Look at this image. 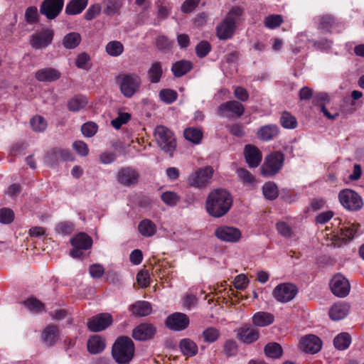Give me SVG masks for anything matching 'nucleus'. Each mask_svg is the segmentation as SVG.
<instances>
[{
    "mask_svg": "<svg viewBox=\"0 0 364 364\" xmlns=\"http://www.w3.org/2000/svg\"><path fill=\"white\" fill-rule=\"evenodd\" d=\"M232 205L230 193L225 189L219 188L212 191L206 200L205 208L209 215L214 218L225 215Z\"/></svg>",
    "mask_w": 364,
    "mask_h": 364,
    "instance_id": "1",
    "label": "nucleus"
},
{
    "mask_svg": "<svg viewBox=\"0 0 364 364\" xmlns=\"http://www.w3.org/2000/svg\"><path fill=\"white\" fill-rule=\"evenodd\" d=\"M242 13V9L240 7L232 8L228 12L224 20L216 28V34L218 38L227 40L233 36L236 23Z\"/></svg>",
    "mask_w": 364,
    "mask_h": 364,
    "instance_id": "2",
    "label": "nucleus"
},
{
    "mask_svg": "<svg viewBox=\"0 0 364 364\" xmlns=\"http://www.w3.org/2000/svg\"><path fill=\"white\" fill-rule=\"evenodd\" d=\"M134 344L129 337L119 338L113 345L112 356L120 364L128 363L133 358Z\"/></svg>",
    "mask_w": 364,
    "mask_h": 364,
    "instance_id": "3",
    "label": "nucleus"
},
{
    "mask_svg": "<svg viewBox=\"0 0 364 364\" xmlns=\"http://www.w3.org/2000/svg\"><path fill=\"white\" fill-rule=\"evenodd\" d=\"M116 82L123 96L130 98L139 92L141 79L136 73H122L116 77Z\"/></svg>",
    "mask_w": 364,
    "mask_h": 364,
    "instance_id": "4",
    "label": "nucleus"
},
{
    "mask_svg": "<svg viewBox=\"0 0 364 364\" xmlns=\"http://www.w3.org/2000/svg\"><path fill=\"white\" fill-rule=\"evenodd\" d=\"M154 136L161 149L171 155L176 146V139L172 132L166 127L157 126Z\"/></svg>",
    "mask_w": 364,
    "mask_h": 364,
    "instance_id": "5",
    "label": "nucleus"
},
{
    "mask_svg": "<svg viewBox=\"0 0 364 364\" xmlns=\"http://www.w3.org/2000/svg\"><path fill=\"white\" fill-rule=\"evenodd\" d=\"M360 225L358 223H348L343 226L339 232H333L331 236V245L341 246L343 243H346L351 240L358 232Z\"/></svg>",
    "mask_w": 364,
    "mask_h": 364,
    "instance_id": "6",
    "label": "nucleus"
},
{
    "mask_svg": "<svg viewBox=\"0 0 364 364\" xmlns=\"http://www.w3.org/2000/svg\"><path fill=\"white\" fill-rule=\"evenodd\" d=\"M73 249L70 251V255L73 258H80L83 255V251L92 247V240L85 232H80L70 240Z\"/></svg>",
    "mask_w": 364,
    "mask_h": 364,
    "instance_id": "7",
    "label": "nucleus"
},
{
    "mask_svg": "<svg viewBox=\"0 0 364 364\" xmlns=\"http://www.w3.org/2000/svg\"><path fill=\"white\" fill-rule=\"evenodd\" d=\"M213 173V168L209 166L198 168L189 176L188 183L193 187H205L210 183Z\"/></svg>",
    "mask_w": 364,
    "mask_h": 364,
    "instance_id": "8",
    "label": "nucleus"
},
{
    "mask_svg": "<svg viewBox=\"0 0 364 364\" xmlns=\"http://www.w3.org/2000/svg\"><path fill=\"white\" fill-rule=\"evenodd\" d=\"M338 199L343 208L349 210H358L363 205L361 197L350 189H344L340 191Z\"/></svg>",
    "mask_w": 364,
    "mask_h": 364,
    "instance_id": "9",
    "label": "nucleus"
},
{
    "mask_svg": "<svg viewBox=\"0 0 364 364\" xmlns=\"http://www.w3.org/2000/svg\"><path fill=\"white\" fill-rule=\"evenodd\" d=\"M284 162V155L281 152H274L265 159V161L261 168V171L264 176H272L276 174L282 168Z\"/></svg>",
    "mask_w": 364,
    "mask_h": 364,
    "instance_id": "10",
    "label": "nucleus"
},
{
    "mask_svg": "<svg viewBox=\"0 0 364 364\" xmlns=\"http://www.w3.org/2000/svg\"><path fill=\"white\" fill-rule=\"evenodd\" d=\"M54 37V31L50 28H43L36 31L30 38V44L35 49H43L51 44Z\"/></svg>",
    "mask_w": 364,
    "mask_h": 364,
    "instance_id": "11",
    "label": "nucleus"
},
{
    "mask_svg": "<svg viewBox=\"0 0 364 364\" xmlns=\"http://www.w3.org/2000/svg\"><path fill=\"white\" fill-rule=\"evenodd\" d=\"M297 293V288L291 283H282L273 290L274 298L279 302L287 303L292 300Z\"/></svg>",
    "mask_w": 364,
    "mask_h": 364,
    "instance_id": "12",
    "label": "nucleus"
},
{
    "mask_svg": "<svg viewBox=\"0 0 364 364\" xmlns=\"http://www.w3.org/2000/svg\"><path fill=\"white\" fill-rule=\"evenodd\" d=\"M63 5V0H43L40 6V11L47 18L54 19L61 12Z\"/></svg>",
    "mask_w": 364,
    "mask_h": 364,
    "instance_id": "13",
    "label": "nucleus"
},
{
    "mask_svg": "<svg viewBox=\"0 0 364 364\" xmlns=\"http://www.w3.org/2000/svg\"><path fill=\"white\" fill-rule=\"evenodd\" d=\"M330 288L332 293L338 297L346 296L350 289L349 282L341 274L335 275L331 280Z\"/></svg>",
    "mask_w": 364,
    "mask_h": 364,
    "instance_id": "14",
    "label": "nucleus"
},
{
    "mask_svg": "<svg viewBox=\"0 0 364 364\" xmlns=\"http://www.w3.org/2000/svg\"><path fill=\"white\" fill-rule=\"evenodd\" d=\"M113 321L112 316L108 313L99 314L92 317L87 322L88 328L93 332L105 330Z\"/></svg>",
    "mask_w": 364,
    "mask_h": 364,
    "instance_id": "15",
    "label": "nucleus"
},
{
    "mask_svg": "<svg viewBox=\"0 0 364 364\" xmlns=\"http://www.w3.org/2000/svg\"><path fill=\"white\" fill-rule=\"evenodd\" d=\"M215 237L220 240L235 242H237L242 236L239 229L231 226H220L215 230Z\"/></svg>",
    "mask_w": 364,
    "mask_h": 364,
    "instance_id": "16",
    "label": "nucleus"
},
{
    "mask_svg": "<svg viewBox=\"0 0 364 364\" xmlns=\"http://www.w3.org/2000/svg\"><path fill=\"white\" fill-rule=\"evenodd\" d=\"M244 106L235 100L223 103L218 107V114L229 118L239 117L244 113Z\"/></svg>",
    "mask_w": 364,
    "mask_h": 364,
    "instance_id": "17",
    "label": "nucleus"
},
{
    "mask_svg": "<svg viewBox=\"0 0 364 364\" xmlns=\"http://www.w3.org/2000/svg\"><path fill=\"white\" fill-rule=\"evenodd\" d=\"M322 346L321 339L315 335H306L299 341V348L306 353H316L318 352Z\"/></svg>",
    "mask_w": 364,
    "mask_h": 364,
    "instance_id": "18",
    "label": "nucleus"
},
{
    "mask_svg": "<svg viewBox=\"0 0 364 364\" xmlns=\"http://www.w3.org/2000/svg\"><path fill=\"white\" fill-rule=\"evenodd\" d=\"M166 326L173 331H182L189 325L188 317L183 313H174L166 320Z\"/></svg>",
    "mask_w": 364,
    "mask_h": 364,
    "instance_id": "19",
    "label": "nucleus"
},
{
    "mask_svg": "<svg viewBox=\"0 0 364 364\" xmlns=\"http://www.w3.org/2000/svg\"><path fill=\"white\" fill-rule=\"evenodd\" d=\"M156 333V328L149 323H141L137 326L132 332L135 340L146 341L151 338Z\"/></svg>",
    "mask_w": 364,
    "mask_h": 364,
    "instance_id": "20",
    "label": "nucleus"
},
{
    "mask_svg": "<svg viewBox=\"0 0 364 364\" xmlns=\"http://www.w3.org/2000/svg\"><path fill=\"white\" fill-rule=\"evenodd\" d=\"M245 156L250 167H257L262 160V154L259 150L252 145H247L245 148Z\"/></svg>",
    "mask_w": 364,
    "mask_h": 364,
    "instance_id": "21",
    "label": "nucleus"
},
{
    "mask_svg": "<svg viewBox=\"0 0 364 364\" xmlns=\"http://www.w3.org/2000/svg\"><path fill=\"white\" fill-rule=\"evenodd\" d=\"M138 177L139 175L135 170L127 167L122 168L118 172L117 179L120 183L130 186L137 181Z\"/></svg>",
    "mask_w": 364,
    "mask_h": 364,
    "instance_id": "22",
    "label": "nucleus"
},
{
    "mask_svg": "<svg viewBox=\"0 0 364 364\" xmlns=\"http://www.w3.org/2000/svg\"><path fill=\"white\" fill-rule=\"evenodd\" d=\"M350 310V306L345 302L334 304L329 310V316L333 321H338L345 318Z\"/></svg>",
    "mask_w": 364,
    "mask_h": 364,
    "instance_id": "23",
    "label": "nucleus"
},
{
    "mask_svg": "<svg viewBox=\"0 0 364 364\" xmlns=\"http://www.w3.org/2000/svg\"><path fill=\"white\" fill-rule=\"evenodd\" d=\"M238 336L242 342L251 343L258 339L259 332L255 328L244 326L238 330Z\"/></svg>",
    "mask_w": 364,
    "mask_h": 364,
    "instance_id": "24",
    "label": "nucleus"
},
{
    "mask_svg": "<svg viewBox=\"0 0 364 364\" xmlns=\"http://www.w3.org/2000/svg\"><path fill=\"white\" fill-rule=\"evenodd\" d=\"M60 73L55 68H47L38 70L36 73V78L38 81H54L59 79Z\"/></svg>",
    "mask_w": 364,
    "mask_h": 364,
    "instance_id": "25",
    "label": "nucleus"
},
{
    "mask_svg": "<svg viewBox=\"0 0 364 364\" xmlns=\"http://www.w3.org/2000/svg\"><path fill=\"white\" fill-rule=\"evenodd\" d=\"M132 314L136 316H146L151 314V304L145 301H139L129 306Z\"/></svg>",
    "mask_w": 364,
    "mask_h": 364,
    "instance_id": "26",
    "label": "nucleus"
},
{
    "mask_svg": "<svg viewBox=\"0 0 364 364\" xmlns=\"http://www.w3.org/2000/svg\"><path fill=\"white\" fill-rule=\"evenodd\" d=\"M105 348V341L98 335L91 336L87 341V350L92 354L100 353Z\"/></svg>",
    "mask_w": 364,
    "mask_h": 364,
    "instance_id": "27",
    "label": "nucleus"
},
{
    "mask_svg": "<svg viewBox=\"0 0 364 364\" xmlns=\"http://www.w3.org/2000/svg\"><path fill=\"white\" fill-rule=\"evenodd\" d=\"M88 0H71L66 6L65 13L68 15L80 14L87 6Z\"/></svg>",
    "mask_w": 364,
    "mask_h": 364,
    "instance_id": "28",
    "label": "nucleus"
},
{
    "mask_svg": "<svg viewBox=\"0 0 364 364\" xmlns=\"http://www.w3.org/2000/svg\"><path fill=\"white\" fill-rule=\"evenodd\" d=\"M278 127L276 125H266L261 127L257 132V136L263 141H269L277 136Z\"/></svg>",
    "mask_w": 364,
    "mask_h": 364,
    "instance_id": "29",
    "label": "nucleus"
},
{
    "mask_svg": "<svg viewBox=\"0 0 364 364\" xmlns=\"http://www.w3.org/2000/svg\"><path fill=\"white\" fill-rule=\"evenodd\" d=\"M58 338V329L55 326H48L42 333L43 342L48 346H53L55 343Z\"/></svg>",
    "mask_w": 364,
    "mask_h": 364,
    "instance_id": "30",
    "label": "nucleus"
},
{
    "mask_svg": "<svg viewBox=\"0 0 364 364\" xmlns=\"http://www.w3.org/2000/svg\"><path fill=\"white\" fill-rule=\"evenodd\" d=\"M179 347L184 355L192 357L198 353V346L189 338H183L180 341Z\"/></svg>",
    "mask_w": 364,
    "mask_h": 364,
    "instance_id": "31",
    "label": "nucleus"
},
{
    "mask_svg": "<svg viewBox=\"0 0 364 364\" xmlns=\"http://www.w3.org/2000/svg\"><path fill=\"white\" fill-rule=\"evenodd\" d=\"M252 321L258 326H269L273 323L274 316L270 313L259 311L253 316Z\"/></svg>",
    "mask_w": 364,
    "mask_h": 364,
    "instance_id": "32",
    "label": "nucleus"
},
{
    "mask_svg": "<svg viewBox=\"0 0 364 364\" xmlns=\"http://www.w3.org/2000/svg\"><path fill=\"white\" fill-rule=\"evenodd\" d=\"M88 103L87 98L83 95H77L71 98L68 102L70 111L78 112L85 108Z\"/></svg>",
    "mask_w": 364,
    "mask_h": 364,
    "instance_id": "33",
    "label": "nucleus"
},
{
    "mask_svg": "<svg viewBox=\"0 0 364 364\" xmlns=\"http://www.w3.org/2000/svg\"><path fill=\"white\" fill-rule=\"evenodd\" d=\"M139 232L144 237H151L156 232V225L150 220L145 219L140 222L138 226Z\"/></svg>",
    "mask_w": 364,
    "mask_h": 364,
    "instance_id": "34",
    "label": "nucleus"
},
{
    "mask_svg": "<svg viewBox=\"0 0 364 364\" xmlns=\"http://www.w3.org/2000/svg\"><path fill=\"white\" fill-rule=\"evenodd\" d=\"M192 68V64L187 60H180L172 66V72L176 77H181L187 73Z\"/></svg>",
    "mask_w": 364,
    "mask_h": 364,
    "instance_id": "35",
    "label": "nucleus"
},
{
    "mask_svg": "<svg viewBox=\"0 0 364 364\" xmlns=\"http://www.w3.org/2000/svg\"><path fill=\"white\" fill-rule=\"evenodd\" d=\"M81 41V36L78 33L72 32L66 36L63 39V45L67 49L75 48Z\"/></svg>",
    "mask_w": 364,
    "mask_h": 364,
    "instance_id": "36",
    "label": "nucleus"
},
{
    "mask_svg": "<svg viewBox=\"0 0 364 364\" xmlns=\"http://www.w3.org/2000/svg\"><path fill=\"white\" fill-rule=\"evenodd\" d=\"M105 50L109 55L117 57L123 53L124 46L118 41H112L106 45Z\"/></svg>",
    "mask_w": 364,
    "mask_h": 364,
    "instance_id": "37",
    "label": "nucleus"
},
{
    "mask_svg": "<svg viewBox=\"0 0 364 364\" xmlns=\"http://www.w3.org/2000/svg\"><path fill=\"white\" fill-rule=\"evenodd\" d=\"M184 136L194 144H199L203 137V132L198 128L189 127L185 129Z\"/></svg>",
    "mask_w": 364,
    "mask_h": 364,
    "instance_id": "38",
    "label": "nucleus"
},
{
    "mask_svg": "<svg viewBox=\"0 0 364 364\" xmlns=\"http://www.w3.org/2000/svg\"><path fill=\"white\" fill-rule=\"evenodd\" d=\"M351 338L348 333H341L333 341L335 347L338 350H345L350 346Z\"/></svg>",
    "mask_w": 364,
    "mask_h": 364,
    "instance_id": "39",
    "label": "nucleus"
},
{
    "mask_svg": "<svg viewBox=\"0 0 364 364\" xmlns=\"http://www.w3.org/2000/svg\"><path fill=\"white\" fill-rule=\"evenodd\" d=\"M162 75V68L159 63H154L148 71L149 80L153 83L159 82Z\"/></svg>",
    "mask_w": 364,
    "mask_h": 364,
    "instance_id": "40",
    "label": "nucleus"
},
{
    "mask_svg": "<svg viewBox=\"0 0 364 364\" xmlns=\"http://www.w3.org/2000/svg\"><path fill=\"white\" fill-rule=\"evenodd\" d=\"M264 352L266 355L268 357L278 358L282 354V348L279 344L277 343H271L265 346Z\"/></svg>",
    "mask_w": 364,
    "mask_h": 364,
    "instance_id": "41",
    "label": "nucleus"
},
{
    "mask_svg": "<svg viewBox=\"0 0 364 364\" xmlns=\"http://www.w3.org/2000/svg\"><path fill=\"white\" fill-rule=\"evenodd\" d=\"M75 65L80 69L90 70L92 66L90 55L86 53H80L75 60Z\"/></svg>",
    "mask_w": 364,
    "mask_h": 364,
    "instance_id": "42",
    "label": "nucleus"
},
{
    "mask_svg": "<svg viewBox=\"0 0 364 364\" xmlns=\"http://www.w3.org/2000/svg\"><path fill=\"white\" fill-rule=\"evenodd\" d=\"M25 306L33 313H39L44 309V305L36 298H28L24 301Z\"/></svg>",
    "mask_w": 364,
    "mask_h": 364,
    "instance_id": "43",
    "label": "nucleus"
},
{
    "mask_svg": "<svg viewBox=\"0 0 364 364\" xmlns=\"http://www.w3.org/2000/svg\"><path fill=\"white\" fill-rule=\"evenodd\" d=\"M30 123L33 130L35 132H43L47 127V122L43 117L39 115L34 116L31 118Z\"/></svg>",
    "mask_w": 364,
    "mask_h": 364,
    "instance_id": "44",
    "label": "nucleus"
},
{
    "mask_svg": "<svg viewBox=\"0 0 364 364\" xmlns=\"http://www.w3.org/2000/svg\"><path fill=\"white\" fill-rule=\"evenodd\" d=\"M178 94L175 90L171 89H164L159 92V98L166 104H171L177 99Z\"/></svg>",
    "mask_w": 364,
    "mask_h": 364,
    "instance_id": "45",
    "label": "nucleus"
},
{
    "mask_svg": "<svg viewBox=\"0 0 364 364\" xmlns=\"http://www.w3.org/2000/svg\"><path fill=\"white\" fill-rule=\"evenodd\" d=\"M282 22V16L278 14L269 15L267 16L264 20L265 26L270 29H274L279 27Z\"/></svg>",
    "mask_w": 364,
    "mask_h": 364,
    "instance_id": "46",
    "label": "nucleus"
},
{
    "mask_svg": "<svg viewBox=\"0 0 364 364\" xmlns=\"http://www.w3.org/2000/svg\"><path fill=\"white\" fill-rule=\"evenodd\" d=\"M131 119L128 112H119L117 117L111 121V124L116 129H119L123 124H127Z\"/></svg>",
    "mask_w": 364,
    "mask_h": 364,
    "instance_id": "47",
    "label": "nucleus"
},
{
    "mask_svg": "<svg viewBox=\"0 0 364 364\" xmlns=\"http://www.w3.org/2000/svg\"><path fill=\"white\" fill-rule=\"evenodd\" d=\"M263 194L264 197L269 200L276 198L278 196V190L277 186L274 183H266L263 186Z\"/></svg>",
    "mask_w": 364,
    "mask_h": 364,
    "instance_id": "48",
    "label": "nucleus"
},
{
    "mask_svg": "<svg viewBox=\"0 0 364 364\" xmlns=\"http://www.w3.org/2000/svg\"><path fill=\"white\" fill-rule=\"evenodd\" d=\"M280 122L286 129H294L296 126V118L288 112H284L281 117Z\"/></svg>",
    "mask_w": 364,
    "mask_h": 364,
    "instance_id": "49",
    "label": "nucleus"
},
{
    "mask_svg": "<svg viewBox=\"0 0 364 364\" xmlns=\"http://www.w3.org/2000/svg\"><path fill=\"white\" fill-rule=\"evenodd\" d=\"M25 20L29 24H33L38 20V13L37 7L32 6L26 9Z\"/></svg>",
    "mask_w": 364,
    "mask_h": 364,
    "instance_id": "50",
    "label": "nucleus"
},
{
    "mask_svg": "<svg viewBox=\"0 0 364 364\" xmlns=\"http://www.w3.org/2000/svg\"><path fill=\"white\" fill-rule=\"evenodd\" d=\"M97 125L92 122L85 123L82 127L81 131L82 134L86 137H91L94 136L97 132Z\"/></svg>",
    "mask_w": 364,
    "mask_h": 364,
    "instance_id": "51",
    "label": "nucleus"
},
{
    "mask_svg": "<svg viewBox=\"0 0 364 364\" xmlns=\"http://www.w3.org/2000/svg\"><path fill=\"white\" fill-rule=\"evenodd\" d=\"M219 331L215 328H208L203 333L204 341L208 343L215 341L219 337Z\"/></svg>",
    "mask_w": 364,
    "mask_h": 364,
    "instance_id": "52",
    "label": "nucleus"
},
{
    "mask_svg": "<svg viewBox=\"0 0 364 364\" xmlns=\"http://www.w3.org/2000/svg\"><path fill=\"white\" fill-rule=\"evenodd\" d=\"M14 219V213L9 208L0 209V223L4 224H9Z\"/></svg>",
    "mask_w": 364,
    "mask_h": 364,
    "instance_id": "53",
    "label": "nucleus"
},
{
    "mask_svg": "<svg viewBox=\"0 0 364 364\" xmlns=\"http://www.w3.org/2000/svg\"><path fill=\"white\" fill-rule=\"evenodd\" d=\"M161 199L168 205H175L178 201V196L174 192L167 191L161 195Z\"/></svg>",
    "mask_w": 364,
    "mask_h": 364,
    "instance_id": "54",
    "label": "nucleus"
},
{
    "mask_svg": "<svg viewBox=\"0 0 364 364\" xmlns=\"http://www.w3.org/2000/svg\"><path fill=\"white\" fill-rule=\"evenodd\" d=\"M210 50V44L205 41L200 42L196 48V54L200 58L205 57Z\"/></svg>",
    "mask_w": 364,
    "mask_h": 364,
    "instance_id": "55",
    "label": "nucleus"
},
{
    "mask_svg": "<svg viewBox=\"0 0 364 364\" xmlns=\"http://www.w3.org/2000/svg\"><path fill=\"white\" fill-rule=\"evenodd\" d=\"M74 225L70 222H62L57 225L55 230L58 233L68 235L73 231Z\"/></svg>",
    "mask_w": 364,
    "mask_h": 364,
    "instance_id": "56",
    "label": "nucleus"
},
{
    "mask_svg": "<svg viewBox=\"0 0 364 364\" xmlns=\"http://www.w3.org/2000/svg\"><path fill=\"white\" fill-rule=\"evenodd\" d=\"M249 283V280L246 275L241 274L237 275L234 280V286L237 289H245Z\"/></svg>",
    "mask_w": 364,
    "mask_h": 364,
    "instance_id": "57",
    "label": "nucleus"
},
{
    "mask_svg": "<svg viewBox=\"0 0 364 364\" xmlns=\"http://www.w3.org/2000/svg\"><path fill=\"white\" fill-rule=\"evenodd\" d=\"M73 149L77 153L82 156H85L89 153L87 145L82 141H76L73 144Z\"/></svg>",
    "mask_w": 364,
    "mask_h": 364,
    "instance_id": "58",
    "label": "nucleus"
},
{
    "mask_svg": "<svg viewBox=\"0 0 364 364\" xmlns=\"http://www.w3.org/2000/svg\"><path fill=\"white\" fill-rule=\"evenodd\" d=\"M101 11V6L100 4H94L89 7L85 14L87 20H92L100 14Z\"/></svg>",
    "mask_w": 364,
    "mask_h": 364,
    "instance_id": "59",
    "label": "nucleus"
},
{
    "mask_svg": "<svg viewBox=\"0 0 364 364\" xmlns=\"http://www.w3.org/2000/svg\"><path fill=\"white\" fill-rule=\"evenodd\" d=\"M234 95L242 102H245L249 98V93L246 89L239 86L234 87Z\"/></svg>",
    "mask_w": 364,
    "mask_h": 364,
    "instance_id": "60",
    "label": "nucleus"
},
{
    "mask_svg": "<svg viewBox=\"0 0 364 364\" xmlns=\"http://www.w3.org/2000/svg\"><path fill=\"white\" fill-rule=\"evenodd\" d=\"M89 272L92 277L100 278L104 274L105 269L102 265L95 264L90 267Z\"/></svg>",
    "mask_w": 364,
    "mask_h": 364,
    "instance_id": "61",
    "label": "nucleus"
},
{
    "mask_svg": "<svg viewBox=\"0 0 364 364\" xmlns=\"http://www.w3.org/2000/svg\"><path fill=\"white\" fill-rule=\"evenodd\" d=\"M239 178L245 183H252L255 181L252 175L247 170L240 168L237 170Z\"/></svg>",
    "mask_w": 364,
    "mask_h": 364,
    "instance_id": "62",
    "label": "nucleus"
},
{
    "mask_svg": "<svg viewBox=\"0 0 364 364\" xmlns=\"http://www.w3.org/2000/svg\"><path fill=\"white\" fill-rule=\"evenodd\" d=\"M136 280L140 287H147L149 283V277L148 272L146 271H140L136 275Z\"/></svg>",
    "mask_w": 364,
    "mask_h": 364,
    "instance_id": "63",
    "label": "nucleus"
},
{
    "mask_svg": "<svg viewBox=\"0 0 364 364\" xmlns=\"http://www.w3.org/2000/svg\"><path fill=\"white\" fill-rule=\"evenodd\" d=\"M320 24L321 29L326 31H331L333 25L334 24V20L329 16H325L321 18Z\"/></svg>",
    "mask_w": 364,
    "mask_h": 364,
    "instance_id": "64",
    "label": "nucleus"
}]
</instances>
